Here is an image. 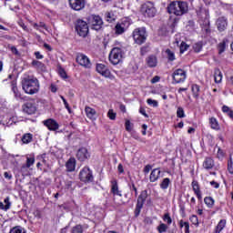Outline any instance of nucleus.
<instances>
[{
  "instance_id": "1",
  "label": "nucleus",
  "mask_w": 233,
  "mask_h": 233,
  "mask_svg": "<svg viewBox=\"0 0 233 233\" xmlns=\"http://www.w3.org/2000/svg\"><path fill=\"white\" fill-rule=\"evenodd\" d=\"M123 59H125V46L121 43H116L109 53V61L112 65H119Z\"/></svg>"
},
{
  "instance_id": "2",
  "label": "nucleus",
  "mask_w": 233,
  "mask_h": 233,
  "mask_svg": "<svg viewBox=\"0 0 233 233\" xmlns=\"http://www.w3.org/2000/svg\"><path fill=\"white\" fill-rule=\"evenodd\" d=\"M22 88L29 96H34L39 92V80L35 77L24 78L22 80Z\"/></svg>"
},
{
  "instance_id": "3",
  "label": "nucleus",
  "mask_w": 233,
  "mask_h": 233,
  "mask_svg": "<svg viewBox=\"0 0 233 233\" xmlns=\"http://www.w3.org/2000/svg\"><path fill=\"white\" fill-rule=\"evenodd\" d=\"M168 14L174 15H185L188 12V4L183 1H174L167 6Z\"/></svg>"
},
{
  "instance_id": "4",
  "label": "nucleus",
  "mask_w": 233,
  "mask_h": 233,
  "mask_svg": "<svg viewBox=\"0 0 233 233\" xmlns=\"http://www.w3.org/2000/svg\"><path fill=\"white\" fill-rule=\"evenodd\" d=\"M17 121V116L14 113H0V123L2 125H6V127H12V125H15Z\"/></svg>"
},
{
  "instance_id": "5",
  "label": "nucleus",
  "mask_w": 233,
  "mask_h": 233,
  "mask_svg": "<svg viewBox=\"0 0 233 233\" xmlns=\"http://www.w3.org/2000/svg\"><path fill=\"white\" fill-rule=\"evenodd\" d=\"M157 10L152 2H147L141 6V14L145 15V17H154Z\"/></svg>"
},
{
  "instance_id": "6",
  "label": "nucleus",
  "mask_w": 233,
  "mask_h": 233,
  "mask_svg": "<svg viewBox=\"0 0 233 233\" xmlns=\"http://www.w3.org/2000/svg\"><path fill=\"white\" fill-rule=\"evenodd\" d=\"M133 39L137 45H143L147 41V30L145 28H137L133 32Z\"/></svg>"
},
{
  "instance_id": "7",
  "label": "nucleus",
  "mask_w": 233,
  "mask_h": 233,
  "mask_svg": "<svg viewBox=\"0 0 233 233\" xmlns=\"http://www.w3.org/2000/svg\"><path fill=\"white\" fill-rule=\"evenodd\" d=\"M96 72L103 76V77L111 79V81H114L116 79V76L112 75L110 69H108V67L104 64H96Z\"/></svg>"
},
{
  "instance_id": "8",
  "label": "nucleus",
  "mask_w": 233,
  "mask_h": 233,
  "mask_svg": "<svg viewBox=\"0 0 233 233\" xmlns=\"http://www.w3.org/2000/svg\"><path fill=\"white\" fill-rule=\"evenodd\" d=\"M172 77L175 84L184 83L187 79V71L181 68L176 69L173 72Z\"/></svg>"
},
{
  "instance_id": "9",
  "label": "nucleus",
  "mask_w": 233,
  "mask_h": 233,
  "mask_svg": "<svg viewBox=\"0 0 233 233\" xmlns=\"http://www.w3.org/2000/svg\"><path fill=\"white\" fill-rule=\"evenodd\" d=\"M128 26H130V21L127 18L118 22L115 27V32L116 35H121V34H125L127 30H128Z\"/></svg>"
},
{
  "instance_id": "10",
  "label": "nucleus",
  "mask_w": 233,
  "mask_h": 233,
  "mask_svg": "<svg viewBox=\"0 0 233 233\" xmlns=\"http://www.w3.org/2000/svg\"><path fill=\"white\" fill-rule=\"evenodd\" d=\"M89 25L93 30H101L103 28V18L99 15H93L89 17Z\"/></svg>"
},
{
  "instance_id": "11",
  "label": "nucleus",
  "mask_w": 233,
  "mask_h": 233,
  "mask_svg": "<svg viewBox=\"0 0 233 233\" xmlns=\"http://www.w3.org/2000/svg\"><path fill=\"white\" fill-rule=\"evenodd\" d=\"M76 28L80 37H86V35H88V24H86V22L78 20Z\"/></svg>"
},
{
  "instance_id": "12",
  "label": "nucleus",
  "mask_w": 233,
  "mask_h": 233,
  "mask_svg": "<svg viewBox=\"0 0 233 233\" xmlns=\"http://www.w3.org/2000/svg\"><path fill=\"white\" fill-rule=\"evenodd\" d=\"M76 59L80 66H83L84 68H92V62H90V58H88L86 55L78 53Z\"/></svg>"
},
{
  "instance_id": "13",
  "label": "nucleus",
  "mask_w": 233,
  "mask_h": 233,
  "mask_svg": "<svg viewBox=\"0 0 233 233\" xmlns=\"http://www.w3.org/2000/svg\"><path fill=\"white\" fill-rule=\"evenodd\" d=\"M79 177L84 183H90L91 181H94V176L92 175V170H90V168L87 167H84L80 171Z\"/></svg>"
},
{
  "instance_id": "14",
  "label": "nucleus",
  "mask_w": 233,
  "mask_h": 233,
  "mask_svg": "<svg viewBox=\"0 0 233 233\" xmlns=\"http://www.w3.org/2000/svg\"><path fill=\"white\" fill-rule=\"evenodd\" d=\"M69 5L72 10H75L76 12H79L85 8L86 5V0H68Z\"/></svg>"
},
{
  "instance_id": "15",
  "label": "nucleus",
  "mask_w": 233,
  "mask_h": 233,
  "mask_svg": "<svg viewBox=\"0 0 233 233\" xmlns=\"http://www.w3.org/2000/svg\"><path fill=\"white\" fill-rule=\"evenodd\" d=\"M43 124L48 130H51L52 132H56V130H59V124L57 121H56L53 118H48L46 120L43 121Z\"/></svg>"
},
{
  "instance_id": "16",
  "label": "nucleus",
  "mask_w": 233,
  "mask_h": 233,
  "mask_svg": "<svg viewBox=\"0 0 233 233\" xmlns=\"http://www.w3.org/2000/svg\"><path fill=\"white\" fill-rule=\"evenodd\" d=\"M76 157L78 161H86L88 157H90V154H88V150L85 147H81L77 150Z\"/></svg>"
},
{
  "instance_id": "17",
  "label": "nucleus",
  "mask_w": 233,
  "mask_h": 233,
  "mask_svg": "<svg viewBox=\"0 0 233 233\" xmlns=\"http://www.w3.org/2000/svg\"><path fill=\"white\" fill-rule=\"evenodd\" d=\"M23 110L25 112V114L32 116V114H35V110H37V108L35 107V104H34V102H26L23 106Z\"/></svg>"
},
{
  "instance_id": "18",
  "label": "nucleus",
  "mask_w": 233,
  "mask_h": 233,
  "mask_svg": "<svg viewBox=\"0 0 233 233\" xmlns=\"http://www.w3.org/2000/svg\"><path fill=\"white\" fill-rule=\"evenodd\" d=\"M147 190H144L140 193L137 198V208L138 211L141 210V208H143V205H145V201H147Z\"/></svg>"
},
{
  "instance_id": "19",
  "label": "nucleus",
  "mask_w": 233,
  "mask_h": 233,
  "mask_svg": "<svg viewBox=\"0 0 233 233\" xmlns=\"http://www.w3.org/2000/svg\"><path fill=\"white\" fill-rule=\"evenodd\" d=\"M159 176H161V170L159 168L153 169L149 176L150 182L156 183V181H157V179H159Z\"/></svg>"
},
{
  "instance_id": "20",
  "label": "nucleus",
  "mask_w": 233,
  "mask_h": 233,
  "mask_svg": "<svg viewBox=\"0 0 233 233\" xmlns=\"http://www.w3.org/2000/svg\"><path fill=\"white\" fill-rule=\"evenodd\" d=\"M111 185V193L113 196H119V198L123 197V194L121 193V190H119V187L117 186V181L113 180Z\"/></svg>"
},
{
  "instance_id": "21",
  "label": "nucleus",
  "mask_w": 233,
  "mask_h": 233,
  "mask_svg": "<svg viewBox=\"0 0 233 233\" xmlns=\"http://www.w3.org/2000/svg\"><path fill=\"white\" fill-rule=\"evenodd\" d=\"M191 185H192L193 192L197 196L198 199H202L203 197L201 195V189L199 188V183H198V181L194 180L191 183Z\"/></svg>"
},
{
  "instance_id": "22",
  "label": "nucleus",
  "mask_w": 233,
  "mask_h": 233,
  "mask_svg": "<svg viewBox=\"0 0 233 233\" xmlns=\"http://www.w3.org/2000/svg\"><path fill=\"white\" fill-rule=\"evenodd\" d=\"M217 26L220 32L227 28V18L225 16L218 17L217 20Z\"/></svg>"
},
{
  "instance_id": "23",
  "label": "nucleus",
  "mask_w": 233,
  "mask_h": 233,
  "mask_svg": "<svg viewBox=\"0 0 233 233\" xmlns=\"http://www.w3.org/2000/svg\"><path fill=\"white\" fill-rule=\"evenodd\" d=\"M66 167L67 169V172H74V170H76V158H69L66 163Z\"/></svg>"
},
{
  "instance_id": "24",
  "label": "nucleus",
  "mask_w": 233,
  "mask_h": 233,
  "mask_svg": "<svg viewBox=\"0 0 233 233\" xmlns=\"http://www.w3.org/2000/svg\"><path fill=\"white\" fill-rule=\"evenodd\" d=\"M147 65L150 68H154V67L157 66V57H156V56H149L147 58Z\"/></svg>"
},
{
  "instance_id": "25",
  "label": "nucleus",
  "mask_w": 233,
  "mask_h": 233,
  "mask_svg": "<svg viewBox=\"0 0 233 233\" xmlns=\"http://www.w3.org/2000/svg\"><path fill=\"white\" fill-rule=\"evenodd\" d=\"M10 207H12V202H10V197H7L4 199V202H0L1 210H10Z\"/></svg>"
},
{
  "instance_id": "26",
  "label": "nucleus",
  "mask_w": 233,
  "mask_h": 233,
  "mask_svg": "<svg viewBox=\"0 0 233 233\" xmlns=\"http://www.w3.org/2000/svg\"><path fill=\"white\" fill-rule=\"evenodd\" d=\"M203 168L206 170H211V168H214V159L211 157H206L203 162Z\"/></svg>"
},
{
  "instance_id": "27",
  "label": "nucleus",
  "mask_w": 233,
  "mask_h": 233,
  "mask_svg": "<svg viewBox=\"0 0 233 233\" xmlns=\"http://www.w3.org/2000/svg\"><path fill=\"white\" fill-rule=\"evenodd\" d=\"M85 112H86V117H88V119L96 118V109H94L90 106H86Z\"/></svg>"
},
{
  "instance_id": "28",
  "label": "nucleus",
  "mask_w": 233,
  "mask_h": 233,
  "mask_svg": "<svg viewBox=\"0 0 233 233\" xmlns=\"http://www.w3.org/2000/svg\"><path fill=\"white\" fill-rule=\"evenodd\" d=\"M209 125L212 130H221V127H219V122L218 121V119H216V117L209 118Z\"/></svg>"
},
{
  "instance_id": "29",
  "label": "nucleus",
  "mask_w": 233,
  "mask_h": 233,
  "mask_svg": "<svg viewBox=\"0 0 233 233\" xmlns=\"http://www.w3.org/2000/svg\"><path fill=\"white\" fill-rule=\"evenodd\" d=\"M32 66L37 70H40V72H45V70H46V66H45V64L37 60H33Z\"/></svg>"
},
{
  "instance_id": "30",
  "label": "nucleus",
  "mask_w": 233,
  "mask_h": 233,
  "mask_svg": "<svg viewBox=\"0 0 233 233\" xmlns=\"http://www.w3.org/2000/svg\"><path fill=\"white\" fill-rule=\"evenodd\" d=\"M12 91L15 94V99H23V96H21V92H19V89H17V85L15 83H12Z\"/></svg>"
},
{
  "instance_id": "31",
  "label": "nucleus",
  "mask_w": 233,
  "mask_h": 233,
  "mask_svg": "<svg viewBox=\"0 0 233 233\" xmlns=\"http://www.w3.org/2000/svg\"><path fill=\"white\" fill-rule=\"evenodd\" d=\"M226 226H227V220L221 219V220L218 222V224L217 225L215 232L220 233L221 230H223Z\"/></svg>"
},
{
  "instance_id": "32",
  "label": "nucleus",
  "mask_w": 233,
  "mask_h": 233,
  "mask_svg": "<svg viewBox=\"0 0 233 233\" xmlns=\"http://www.w3.org/2000/svg\"><path fill=\"white\" fill-rule=\"evenodd\" d=\"M33 136L30 133H26L22 137V142L24 145H28V143H32Z\"/></svg>"
},
{
  "instance_id": "33",
  "label": "nucleus",
  "mask_w": 233,
  "mask_h": 233,
  "mask_svg": "<svg viewBox=\"0 0 233 233\" xmlns=\"http://www.w3.org/2000/svg\"><path fill=\"white\" fill-rule=\"evenodd\" d=\"M214 79H215V83H221V81H223V74L219 69H217L215 71Z\"/></svg>"
},
{
  "instance_id": "34",
  "label": "nucleus",
  "mask_w": 233,
  "mask_h": 233,
  "mask_svg": "<svg viewBox=\"0 0 233 233\" xmlns=\"http://www.w3.org/2000/svg\"><path fill=\"white\" fill-rule=\"evenodd\" d=\"M179 227L180 228H185V233H190V224L188 222L180 220Z\"/></svg>"
},
{
  "instance_id": "35",
  "label": "nucleus",
  "mask_w": 233,
  "mask_h": 233,
  "mask_svg": "<svg viewBox=\"0 0 233 233\" xmlns=\"http://www.w3.org/2000/svg\"><path fill=\"white\" fill-rule=\"evenodd\" d=\"M105 19L107 23H112V21H116V15H114V12H106Z\"/></svg>"
},
{
  "instance_id": "36",
  "label": "nucleus",
  "mask_w": 233,
  "mask_h": 233,
  "mask_svg": "<svg viewBox=\"0 0 233 233\" xmlns=\"http://www.w3.org/2000/svg\"><path fill=\"white\" fill-rule=\"evenodd\" d=\"M191 90L193 92V97L198 99V97H199V86L197 84L192 85Z\"/></svg>"
},
{
  "instance_id": "37",
  "label": "nucleus",
  "mask_w": 233,
  "mask_h": 233,
  "mask_svg": "<svg viewBox=\"0 0 233 233\" xmlns=\"http://www.w3.org/2000/svg\"><path fill=\"white\" fill-rule=\"evenodd\" d=\"M204 202L208 208H212V207H214L215 201L214 198H212V197H206L204 198Z\"/></svg>"
},
{
  "instance_id": "38",
  "label": "nucleus",
  "mask_w": 233,
  "mask_h": 233,
  "mask_svg": "<svg viewBox=\"0 0 233 233\" xmlns=\"http://www.w3.org/2000/svg\"><path fill=\"white\" fill-rule=\"evenodd\" d=\"M9 233H26V230L21 226H15L10 229Z\"/></svg>"
},
{
  "instance_id": "39",
  "label": "nucleus",
  "mask_w": 233,
  "mask_h": 233,
  "mask_svg": "<svg viewBox=\"0 0 233 233\" xmlns=\"http://www.w3.org/2000/svg\"><path fill=\"white\" fill-rule=\"evenodd\" d=\"M168 185H170V178L166 177L160 183V188H162V190H167V188H168Z\"/></svg>"
},
{
  "instance_id": "40",
  "label": "nucleus",
  "mask_w": 233,
  "mask_h": 233,
  "mask_svg": "<svg viewBox=\"0 0 233 233\" xmlns=\"http://www.w3.org/2000/svg\"><path fill=\"white\" fill-rule=\"evenodd\" d=\"M34 163H35V157L34 156H26V163L25 166H27L29 168L30 167L34 166Z\"/></svg>"
},
{
  "instance_id": "41",
  "label": "nucleus",
  "mask_w": 233,
  "mask_h": 233,
  "mask_svg": "<svg viewBox=\"0 0 233 233\" xmlns=\"http://www.w3.org/2000/svg\"><path fill=\"white\" fill-rule=\"evenodd\" d=\"M157 230L159 233H165V232H167V230H168V226H167V224H165V223H160L158 225V227L157 228Z\"/></svg>"
},
{
  "instance_id": "42",
  "label": "nucleus",
  "mask_w": 233,
  "mask_h": 233,
  "mask_svg": "<svg viewBox=\"0 0 233 233\" xmlns=\"http://www.w3.org/2000/svg\"><path fill=\"white\" fill-rule=\"evenodd\" d=\"M162 219L164 223H167V225H172V218L170 217L169 213H165L162 217Z\"/></svg>"
},
{
  "instance_id": "43",
  "label": "nucleus",
  "mask_w": 233,
  "mask_h": 233,
  "mask_svg": "<svg viewBox=\"0 0 233 233\" xmlns=\"http://www.w3.org/2000/svg\"><path fill=\"white\" fill-rule=\"evenodd\" d=\"M147 105H149V106H153V108H157V106H159V103L157 102V100H154L152 98H148L147 100Z\"/></svg>"
},
{
  "instance_id": "44",
  "label": "nucleus",
  "mask_w": 233,
  "mask_h": 233,
  "mask_svg": "<svg viewBox=\"0 0 233 233\" xmlns=\"http://www.w3.org/2000/svg\"><path fill=\"white\" fill-rule=\"evenodd\" d=\"M58 70V74L60 76V77H62V79H67L68 76H66V71H65V69L61 66L57 67Z\"/></svg>"
},
{
  "instance_id": "45",
  "label": "nucleus",
  "mask_w": 233,
  "mask_h": 233,
  "mask_svg": "<svg viewBox=\"0 0 233 233\" xmlns=\"http://www.w3.org/2000/svg\"><path fill=\"white\" fill-rule=\"evenodd\" d=\"M28 168H30V167L25 166V164L21 167L20 172H21L22 176H28V174L30 173Z\"/></svg>"
},
{
  "instance_id": "46",
  "label": "nucleus",
  "mask_w": 233,
  "mask_h": 233,
  "mask_svg": "<svg viewBox=\"0 0 233 233\" xmlns=\"http://www.w3.org/2000/svg\"><path fill=\"white\" fill-rule=\"evenodd\" d=\"M225 48H227V43L224 40L218 44V54H223V52H225Z\"/></svg>"
},
{
  "instance_id": "47",
  "label": "nucleus",
  "mask_w": 233,
  "mask_h": 233,
  "mask_svg": "<svg viewBox=\"0 0 233 233\" xmlns=\"http://www.w3.org/2000/svg\"><path fill=\"white\" fill-rule=\"evenodd\" d=\"M71 233H83V226L76 225L73 227Z\"/></svg>"
},
{
  "instance_id": "48",
  "label": "nucleus",
  "mask_w": 233,
  "mask_h": 233,
  "mask_svg": "<svg viewBox=\"0 0 233 233\" xmlns=\"http://www.w3.org/2000/svg\"><path fill=\"white\" fill-rule=\"evenodd\" d=\"M116 112H114V109H109L107 112V117L109 119H111V121H115L116 117Z\"/></svg>"
},
{
  "instance_id": "49",
  "label": "nucleus",
  "mask_w": 233,
  "mask_h": 233,
  "mask_svg": "<svg viewBox=\"0 0 233 233\" xmlns=\"http://www.w3.org/2000/svg\"><path fill=\"white\" fill-rule=\"evenodd\" d=\"M166 54L169 61H174L176 59V55L174 54V52L170 51V49L166 50Z\"/></svg>"
},
{
  "instance_id": "50",
  "label": "nucleus",
  "mask_w": 233,
  "mask_h": 233,
  "mask_svg": "<svg viewBox=\"0 0 233 233\" xmlns=\"http://www.w3.org/2000/svg\"><path fill=\"white\" fill-rule=\"evenodd\" d=\"M188 45L185 42H182L180 44V54H185V52H187V50H188Z\"/></svg>"
},
{
  "instance_id": "51",
  "label": "nucleus",
  "mask_w": 233,
  "mask_h": 233,
  "mask_svg": "<svg viewBox=\"0 0 233 233\" xmlns=\"http://www.w3.org/2000/svg\"><path fill=\"white\" fill-rule=\"evenodd\" d=\"M228 171L229 174H233V161L231 157L228 160Z\"/></svg>"
},
{
  "instance_id": "52",
  "label": "nucleus",
  "mask_w": 233,
  "mask_h": 233,
  "mask_svg": "<svg viewBox=\"0 0 233 233\" xmlns=\"http://www.w3.org/2000/svg\"><path fill=\"white\" fill-rule=\"evenodd\" d=\"M177 117H185V110L183 109V107H177Z\"/></svg>"
},
{
  "instance_id": "53",
  "label": "nucleus",
  "mask_w": 233,
  "mask_h": 233,
  "mask_svg": "<svg viewBox=\"0 0 233 233\" xmlns=\"http://www.w3.org/2000/svg\"><path fill=\"white\" fill-rule=\"evenodd\" d=\"M203 48V46H201V44L197 43L193 46V49L195 50V52L198 53L201 52V49Z\"/></svg>"
},
{
  "instance_id": "54",
  "label": "nucleus",
  "mask_w": 233,
  "mask_h": 233,
  "mask_svg": "<svg viewBox=\"0 0 233 233\" xmlns=\"http://www.w3.org/2000/svg\"><path fill=\"white\" fill-rule=\"evenodd\" d=\"M60 98L62 99L66 110H68V112L70 113L71 112L70 106L68 105V102L66 101L65 96H61Z\"/></svg>"
},
{
  "instance_id": "55",
  "label": "nucleus",
  "mask_w": 233,
  "mask_h": 233,
  "mask_svg": "<svg viewBox=\"0 0 233 233\" xmlns=\"http://www.w3.org/2000/svg\"><path fill=\"white\" fill-rule=\"evenodd\" d=\"M189 219H190V221L193 225H198L199 224V221L198 219V216L193 215V216L190 217Z\"/></svg>"
},
{
  "instance_id": "56",
  "label": "nucleus",
  "mask_w": 233,
  "mask_h": 233,
  "mask_svg": "<svg viewBox=\"0 0 233 233\" xmlns=\"http://www.w3.org/2000/svg\"><path fill=\"white\" fill-rule=\"evenodd\" d=\"M126 130L127 132H132V124L130 123V120L126 121Z\"/></svg>"
},
{
  "instance_id": "57",
  "label": "nucleus",
  "mask_w": 233,
  "mask_h": 233,
  "mask_svg": "<svg viewBox=\"0 0 233 233\" xmlns=\"http://www.w3.org/2000/svg\"><path fill=\"white\" fill-rule=\"evenodd\" d=\"M232 109H230V107H228V106H222V112L224 113V114H228L230 111H231Z\"/></svg>"
},
{
  "instance_id": "58",
  "label": "nucleus",
  "mask_w": 233,
  "mask_h": 233,
  "mask_svg": "<svg viewBox=\"0 0 233 233\" xmlns=\"http://www.w3.org/2000/svg\"><path fill=\"white\" fill-rule=\"evenodd\" d=\"M150 170H152V166L147 165V166L144 167V174H148V173L150 172Z\"/></svg>"
},
{
  "instance_id": "59",
  "label": "nucleus",
  "mask_w": 233,
  "mask_h": 233,
  "mask_svg": "<svg viewBox=\"0 0 233 233\" xmlns=\"http://www.w3.org/2000/svg\"><path fill=\"white\" fill-rule=\"evenodd\" d=\"M161 79V77H159L158 76H154L152 79H151V83L154 85L156 83H159V80Z\"/></svg>"
},
{
  "instance_id": "60",
  "label": "nucleus",
  "mask_w": 233,
  "mask_h": 233,
  "mask_svg": "<svg viewBox=\"0 0 233 233\" xmlns=\"http://www.w3.org/2000/svg\"><path fill=\"white\" fill-rule=\"evenodd\" d=\"M225 157V153L223 152V150H221V148H218V157L219 159L223 158Z\"/></svg>"
},
{
  "instance_id": "61",
  "label": "nucleus",
  "mask_w": 233,
  "mask_h": 233,
  "mask_svg": "<svg viewBox=\"0 0 233 233\" xmlns=\"http://www.w3.org/2000/svg\"><path fill=\"white\" fill-rule=\"evenodd\" d=\"M139 113L144 116L145 117H148V115L147 114V111L145 110V107L139 108Z\"/></svg>"
},
{
  "instance_id": "62",
  "label": "nucleus",
  "mask_w": 233,
  "mask_h": 233,
  "mask_svg": "<svg viewBox=\"0 0 233 233\" xmlns=\"http://www.w3.org/2000/svg\"><path fill=\"white\" fill-rule=\"evenodd\" d=\"M9 48H10L11 52L13 54H15V56H17L19 54V51H17V48H15V46H12Z\"/></svg>"
},
{
  "instance_id": "63",
  "label": "nucleus",
  "mask_w": 233,
  "mask_h": 233,
  "mask_svg": "<svg viewBox=\"0 0 233 233\" xmlns=\"http://www.w3.org/2000/svg\"><path fill=\"white\" fill-rule=\"evenodd\" d=\"M210 185H211V187H213V188H219V183H218L216 181H211Z\"/></svg>"
},
{
  "instance_id": "64",
  "label": "nucleus",
  "mask_w": 233,
  "mask_h": 233,
  "mask_svg": "<svg viewBox=\"0 0 233 233\" xmlns=\"http://www.w3.org/2000/svg\"><path fill=\"white\" fill-rule=\"evenodd\" d=\"M4 177H5V179H12V174L8 173V172H5L4 173Z\"/></svg>"
}]
</instances>
